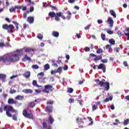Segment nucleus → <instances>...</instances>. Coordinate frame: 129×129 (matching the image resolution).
<instances>
[{
	"label": "nucleus",
	"mask_w": 129,
	"mask_h": 129,
	"mask_svg": "<svg viewBox=\"0 0 129 129\" xmlns=\"http://www.w3.org/2000/svg\"><path fill=\"white\" fill-rule=\"evenodd\" d=\"M54 90V88L51 85H46L44 86V90H43V92L46 93H49V91H53Z\"/></svg>",
	"instance_id": "nucleus-6"
},
{
	"label": "nucleus",
	"mask_w": 129,
	"mask_h": 129,
	"mask_svg": "<svg viewBox=\"0 0 129 129\" xmlns=\"http://www.w3.org/2000/svg\"><path fill=\"white\" fill-rule=\"evenodd\" d=\"M46 104L47 105H53L54 104V101L53 100H50L47 102Z\"/></svg>",
	"instance_id": "nucleus-34"
},
{
	"label": "nucleus",
	"mask_w": 129,
	"mask_h": 129,
	"mask_svg": "<svg viewBox=\"0 0 129 129\" xmlns=\"http://www.w3.org/2000/svg\"><path fill=\"white\" fill-rule=\"evenodd\" d=\"M123 64L125 67H128V64H127V62L126 61H123Z\"/></svg>",
	"instance_id": "nucleus-52"
},
{
	"label": "nucleus",
	"mask_w": 129,
	"mask_h": 129,
	"mask_svg": "<svg viewBox=\"0 0 129 129\" xmlns=\"http://www.w3.org/2000/svg\"><path fill=\"white\" fill-rule=\"evenodd\" d=\"M119 47H116L114 51H115V52H116V53H118V52H119Z\"/></svg>",
	"instance_id": "nucleus-61"
},
{
	"label": "nucleus",
	"mask_w": 129,
	"mask_h": 129,
	"mask_svg": "<svg viewBox=\"0 0 129 129\" xmlns=\"http://www.w3.org/2000/svg\"><path fill=\"white\" fill-rule=\"evenodd\" d=\"M62 71V67H59L57 70H56V73H61V72Z\"/></svg>",
	"instance_id": "nucleus-40"
},
{
	"label": "nucleus",
	"mask_w": 129,
	"mask_h": 129,
	"mask_svg": "<svg viewBox=\"0 0 129 129\" xmlns=\"http://www.w3.org/2000/svg\"><path fill=\"white\" fill-rule=\"evenodd\" d=\"M22 92H23L24 93H26V94H28L29 93L32 94L33 93V90L31 89H24L22 90Z\"/></svg>",
	"instance_id": "nucleus-14"
},
{
	"label": "nucleus",
	"mask_w": 129,
	"mask_h": 129,
	"mask_svg": "<svg viewBox=\"0 0 129 129\" xmlns=\"http://www.w3.org/2000/svg\"><path fill=\"white\" fill-rule=\"evenodd\" d=\"M24 96L18 95L15 97V99H17L18 100H23L24 99Z\"/></svg>",
	"instance_id": "nucleus-30"
},
{
	"label": "nucleus",
	"mask_w": 129,
	"mask_h": 129,
	"mask_svg": "<svg viewBox=\"0 0 129 129\" xmlns=\"http://www.w3.org/2000/svg\"><path fill=\"white\" fill-rule=\"evenodd\" d=\"M117 35H118L120 37H121L123 35V34H122V33H121V32L120 31H118L117 32Z\"/></svg>",
	"instance_id": "nucleus-51"
},
{
	"label": "nucleus",
	"mask_w": 129,
	"mask_h": 129,
	"mask_svg": "<svg viewBox=\"0 0 129 129\" xmlns=\"http://www.w3.org/2000/svg\"><path fill=\"white\" fill-rule=\"evenodd\" d=\"M45 78H43V77L41 78L40 77H38V80L39 82H41V83L44 82V81H45Z\"/></svg>",
	"instance_id": "nucleus-33"
},
{
	"label": "nucleus",
	"mask_w": 129,
	"mask_h": 129,
	"mask_svg": "<svg viewBox=\"0 0 129 129\" xmlns=\"http://www.w3.org/2000/svg\"><path fill=\"white\" fill-rule=\"evenodd\" d=\"M32 68L33 69H39V66L37 64H33L32 66Z\"/></svg>",
	"instance_id": "nucleus-42"
},
{
	"label": "nucleus",
	"mask_w": 129,
	"mask_h": 129,
	"mask_svg": "<svg viewBox=\"0 0 129 129\" xmlns=\"http://www.w3.org/2000/svg\"><path fill=\"white\" fill-rule=\"evenodd\" d=\"M52 107L50 106L49 107V106H47L45 109V111L46 112H48V113H50V112H52L53 110H52Z\"/></svg>",
	"instance_id": "nucleus-17"
},
{
	"label": "nucleus",
	"mask_w": 129,
	"mask_h": 129,
	"mask_svg": "<svg viewBox=\"0 0 129 129\" xmlns=\"http://www.w3.org/2000/svg\"><path fill=\"white\" fill-rule=\"evenodd\" d=\"M109 100L111 101L112 100V96H110L108 98H106L105 100H103V103H106V102H108V101H109Z\"/></svg>",
	"instance_id": "nucleus-26"
},
{
	"label": "nucleus",
	"mask_w": 129,
	"mask_h": 129,
	"mask_svg": "<svg viewBox=\"0 0 129 129\" xmlns=\"http://www.w3.org/2000/svg\"><path fill=\"white\" fill-rule=\"evenodd\" d=\"M128 122H129V118H127L126 120H124L123 122V125H127V124H128Z\"/></svg>",
	"instance_id": "nucleus-36"
},
{
	"label": "nucleus",
	"mask_w": 129,
	"mask_h": 129,
	"mask_svg": "<svg viewBox=\"0 0 129 129\" xmlns=\"http://www.w3.org/2000/svg\"><path fill=\"white\" fill-rule=\"evenodd\" d=\"M50 73H51V74L52 75L55 74V73H57L56 70H52V71H51Z\"/></svg>",
	"instance_id": "nucleus-54"
},
{
	"label": "nucleus",
	"mask_w": 129,
	"mask_h": 129,
	"mask_svg": "<svg viewBox=\"0 0 129 129\" xmlns=\"http://www.w3.org/2000/svg\"><path fill=\"white\" fill-rule=\"evenodd\" d=\"M52 35L55 38H58L59 37V32L57 31H53L52 33Z\"/></svg>",
	"instance_id": "nucleus-28"
},
{
	"label": "nucleus",
	"mask_w": 129,
	"mask_h": 129,
	"mask_svg": "<svg viewBox=\"0 0 129 129\" xmlns=\"http://www.w3.org/2000/svg\"><path fill=\"white\" fill-rule=\"evenodd\" d=\"M48 120H49L50 124H53V122H54V121H55V120L54 119L53 117H52L51 115L49 116V118H48Z\"/></svg>",
	"instance_id": "nucleus-24"
},
{
	"label": "nucleus",
	"mask_w": 129,
	"mask_h": 129,
	"mask_svg": "<svg viewBox=\"0 0 129 129\" xmlns=\"http://www.w3.org/2000/svg\"><path fill=\"white\" fill-rule=\"evenodd\" d=\"M124 35H125V36H126V37H127V41H128V40H129V33H126L124 32Z\"/></svg>",
	"instance_id": "nucleus-56"
},
{
	"label": "nucleus",
	"mask_w": 129,
	"mask_h": 129,
	"mask_svg": "<svg viewBox=\"0 0 129 129\" xmlns=\"http://www.w3.org/2000/svg\"><path fill=\"white\" fill-rule=\"evenodd\" d=\"M36 106V104H35V102H31L28 104V107H31V108H33Z\"/></svg>",
	"instance_id": "nucleus-25"
},
{
	"label": "nucleus",
	"mask_w": 129,
	"mask_h": 129,
	"mask_svg": "<svg viewBox=\"0 0 129 129\" xmlns=\"http://www.w3.org/2000/svg\"><path fill=\"white\" fill-rule=\"evenodd\" d=\"M22 8V11H27V7L26 6H20Z\"/></svg>",
	"instance_id": "nucleus-62"
},
{
	"label": "nucleus",
	"mask_w": 129,
	"mask_h": 129,
	"mask_svg": "<svg viewBox=\"0 0 129 129\" xmlns=\"http://www.w3.org/2000/svg\"><path fill=\"white\" fill-rule=\"evenodd\" d=\"M109 44H110L111 45H115V40H114V39H113V38L109 39L108 41Z\"/></svg>",
	"instance_id": "nucleus-23"
},
{
	"label": "nucleus",
	"mask_w": 129,
	"mask_h": 129,
	"mask_svg": "<svg viewBox=\"0 0 129 129\" xmlns=\"http://www.w3.org/2000/svg\"><path fill=\"white\" fill-rule=\"evenodd\" d=\"M106 32L107 34H109V35H112V34H113V31L110 30H107Z\"/></svg>",
	"instance_id": "nucleus-47"
},
{
	"label": "nucleus",
	"mask_w": 129,
	"mask_h": 129,
	"mask_svg": "<svg viewBox=\"0 0 129 129\" xmlns=\"http://www.w3.org/2000/svg\"><path fill=\"white\" fill-rule=\"evenodd\" d=\"M95 82H99L98 84L100 86V87H104L106 91H108V90H109V85H110V84L108 82H105V80L104 79H102V81H100L99 79H96L95 80Z\"/></svg>",
	"instance_id": "nucleus-3"
},
{
	"label": "nucleus",
	"mask_w": 129,
	"mask_h": 129,
	"mask_svg": "<svg viewBox=\"0 0 129 129\" xmlns=\"http://www.w3.org/2000/svg\"><path fill=\"white\" fill-rule=\"evenodd\" d=\"M114 22L113 21V20H112V18L111 17H109L108 18V19L107 20V23H108L110 28H112V27H113Z\"/></svg>",
	"instance_id": "nucleus-9"
},
{
	"label": "nucleus",
	"mask_w": 129,
	"mask_h": 129,
	"mask_svg": "<svg viewBox=\"0 0 129 129\" xmlns=\"http://www.w3.org/2000/svg\"><path fill=\"white\" fill-rule=\"evenodd\" d=\"M63 70L64 71H66V70H68V66H67V65L64 66V67L63 68Z\"/></svg>",
	"instance_id": "nucleus-60"
},
{
	"label": "nucleus",
	"mask_w": 129,
	"mask_h": 129,
	"mask_svg": "<svg viewBox=\"0 0 129 129\" xmlns=\"http://www.w3.org/2000/svg\"><path fill=\"white\" fill-rule=\"evenodd\" d=\"M97 69H102L103 72L105 73V71H106V67L105 64L104 63H100L97 67Z\"/></svg>",
	"instance_id": "nucleus-8"
},
{
	"label": "nucleus",
	"mask_w": 129,
	"mask_h": 129,
	"mask_svg": "<svg viewBox=\"0 0 129 129\" xmlns=\"http://www.w3.org/2000/svg\"><path fill=\"white\" fill-rule=\"evenodd\" d=\"M32 84L33 86H36V87H42V86H40L39 85H38V84L37 83V81L36 80H33L32 82Z\"/></svg>",
	"instance_id": "nucleus-29"
},
{
	"label": "nucleus",
	"mask_w": 129,
	"mask_h": 129,
	"mask_svg": "<svg viewBox=\"0 0 129 129\" xmlns=\"http://www.w3.org/2000/svg\"><path fill=\"white\" fill-rule=\"evenodd\" d=\"M44 70L46 71V70H49V69H50V65H49V64H46L44 66Z\"/></svg>",
	"instance_id": "nucleus-32"
},
{
	"label": "nucleus",
	"mask_w": 129,
	"mask_h": 129,
	"mask_svg": "<svg viewBox=\"0 0 129 129\" xmlns=\"http://www.w3.org/2000/svg\"><path fill=\"white\" fill-rule=\"evenodd\" d=\"M50 8H51L52 11H55L57 10V8L55 6L49 5Z\"/></svg>",
	"instance_id": "nucleus-45"
},
{
	"label": "nucleus",
	"mask_w": 129,
	"mask_h": 129,
	"mask_svg": "<svg viewBox=\"0 0 129 129\" xmlns=\"http://www.w3.org/2000/svg\"><path fill=\"white\" fill-rule=\"evenodd\" d=\"M35 51H36V49L32 48L31 47H27L25 48V52L26 53H30L31 52H35Z\"/></svg>",
	"instance_id": "nucleus-13"
},
{
	"label": "nucleus",
	"mask_w": 129,
	"mask_h": 129,
	"mask_svg": "<svg viewBox=\"0 0 129 129\" xmlns=\"http://www.w3.org/2000/svg\"><path fill=\"white\" fill-rule=\"evenodd\" d=\"M110 48H111V45L109 44H107L106 46V49H108L109 50H110Z\"/></svg>",
	"instance_id": "nucleus-55"
},
{
	"label": "nucleus",
	"mask_w": 129,
	"mask_h": 129,
	"mask_svg": "<svg viewBox=\"0 0 129 129\" xmlns=\"http://www.w3.org/2000/svg\"><path fill=\"white\" fill-rule=\"evenodd\" d=\"M8 103V104H17V101L14 100V99L9 98Z\"/></svg>",
	"instance_id": "nucleus-15"
},
{
	"label": "nucleus",
	"mask_w": 129,
	"mask_h": 129,
	"mask_svg": "<svg viewBox=\"0 0 129 129\" xmlns=\"http://www.w3.org/2000/svg\"><path fill=\"white\" fill-rule=\"evenodd\" d=\"M69 102L70 103H74V99H72V98L69 99Z\"/></svg>",
	"instance_id": "nucleus-53"
},
{
	"label": "nucleus",
	"mask_w": 129,
	"mask_h": 129,
	"mask_svg": "<svg viewBox=\"0 0 129 129\" xmlns=\"http://www.w3.org/2000/svg\"><path fill=\"white\" fill-rule=\"evenodd\" d=\"M34 10H35V8H34V7H31L30 8V12L32 13L34 12Z\"/></svg>",
	"instance_id": "nucleus-57"
},
{
	"label": "nucleus",
	"mask_w": 129,
	"mask_h": 129,
	"mask_svg": "<svg viewBox=\"0 0 129 129\" xmlns=\"http://www.w3.org/2000/svg\"><path fill=\"white\" fill-rule=\"evenodd\" d=\"M19 54H6L5 55L6 61H5L6 65H10L12 62H17L18 60H20V57Z\"/></svg>",
	"instance_id": "nucleus-2"
},
{
	"label": "nucleus",
	"mask_w": 129,
	"mask_h": 129,
	"mask_svg": "<svg viewBox=\"0 0 129 129\" xmlns=\"http://www.w3.org/2000/svg\"><path fill=\"white\" fill-rule=\"evenodd\" d=\"M23 62H26V61H32L31 57H29L28 55L25 54L24 57L22 58Z\"/></svg>",
	"instance_id": "nucleus-11"
},
{
	"label": "nucleus",
	"mask_w": 129,
	"mask_h": 129,
	"mask_svg": "<svg viewBox=\"0 0 129 129\" xmlns=\"http://www.w3.org/2000/svg\"><path fill=\"white\" fill-rule=\"evenodd\" d=\"M101 39L103 40V41H105V34L102 33L101 34Z\"/></svg>",
	"instance_id": "nucleus-41"
},
{
	"label": "nucleus",
	"mask_w": 129,
	"mask_h": 129,
	"mask_svg": "<svg viewBox=\"0 0 129 129\" xmlns=\"http://www.w3.org/2000/svg\"><path fill=\"white\" fill-rule=\"evenodd\" d=\"M16 92H17V91H16V90H11L10 91V93L11 94H14V93H16Z\"/></svg>",
	"instance_id": "nucleus-49"
},
{
	"label": "nucleus",
	"mask_w": 129,
	"mask_h": 129,
	"mask_svg": "<svg viewBox=\"0 0 129 129\" xmlns=\"http://www.w3.org/2000/svg\"><path fill=\"white\" fill-rule=\"evenodd\" d=\"M102 59V55H96L94 59V61L95 62H97V61H99Z\"/></svg>",
	"instance_id": "nucleus-19"
},
{
	"label": "nucleus",
	"mask_w": 129,
	"mask_h": 129,
	"mask_svg": "<svg viewBox=\"0 0 129 129\" xmlns=\"http://www.w3.org/2000/svg\"><path fill=\"white\" fill-rule=\"evenodd\" d=\"M23 115L26 118H29V119H34V115H33V113L32 111H30V112H28L26 109H25L23 111Z\"/></svg>",
	"instance_id": "nucleus-5"
},
{
	"label": "nucleus",
	"mask_w": 129,
	"mask_h": 129,
	"mask_svg": "<svg viewBox=\"0 0 129 129\" xmlns=\"http://www.w3.org/2000/svg\"><path fill=\"white\" fill-rule=\"evenodd\" d=\"M97 23L98 24H102L103 23V21L99 19L97 20Z\"/></svg>",
	"instance_id": "nucleus-59"
},
{
	"label": "nucleus",
	"mask_w": 129,
	"mask_h": 129,
	"mask_svg": "<svg viewBox=\"0 0 129 129\" xmlns=\"http://www.w3.org/2000/svg\"><path fill=\"white\" fill-rule=\"evenodd\" d=\"M6 78L7 76L6 75L3 74H0V79H2L3 82H5V81H6Z\"/></svg>",
	"instance_id": "nucleus-21"
},
{
	"label": "nucleus",
	"mask_w": 129,
	"mask_h": 129,
	"mask_svg": "<svg viewBox=\"0 0 129 129\" xmlns=\"http://www.w3.org/2000/svg\"><path fill=\"white\" fill-rule=\"evenodd\" d=\"M23 76L25 77L26 79L30 78V76H31V73L30 72H26L23 74Z\"/></svg>",
	"instance_id": "nucleus-18"
},
{
	"label": "nucleus",
	"mask_w": 129,
	"mask_h": 129,
	"mask_svg": "<svg viewBox=\"0 0 129 129\" xmlns=\"http://www.w3.org/2000/svg\"><path fill=\"white\" fill-rule=\"evenodd\" d=\"M109 13L110 14V15L112 16L113 18H116V14L115 13V12H114V10H110Z\"/></svg>",
	"instance_id": "nucleus-22"
},
{
	"label": "nucleus",
	"mask_w": 129,
	"mask_h": 129,
	"mask_svg": "<svg viewBox=\"0 0 129 129\" xmlns=\"http://www.w3.org/2000/svg\"><path fill=\"white\" fill-rule=\"evenodd\" d=\"M12 23L14 24L15 26H16V31H19V23H18L16 21H13Z\"/></svg>",
	"instance_id": "nucleus-31"
},
{
	"label": "nucleus",
	"mask_w": 129,
	"mask_h": 129,
	"mask_svg": "<svg viewBox=\"0 0 129 129\" xmlns=\"http://www.w3.org/2000/svg\"><path fill=\"white\" fill-rule=\"evenodd\" d=\"M2 28L4 30H7L8 31V33L9 34L11 33H14V29H15V26L13 25H8V24H4L2 26Z\"/></svg>",
	"instance_id": "nucleus-4"
},
{
	"label": "nucleus",
	"mask_w": 129,
	"mask_h": 129,
	"mask_svg": "<svg viewBox=\"0 0 129 129\" xmlns=\"http://www.w3.org/2000/svg\"><path fill=\"white\" fill-rule=\"evenodd\" d=\"M110 108L112 110H113V109H114V105H113V104L111 105Z\"/></svg>",
	"instance_id": "nucleus-63"
},
{
	"label": "nucleus",
	"mask_w": 129,
	"mask_h": 129,
	"mask_svg": "<svg viewBox=\"0 0 129 129\" xmlns=\"http://www.w3.org/2000/svg\"><path fill=\"white\" fill-rule=\"evenodd\" d=\"M103 51V50H102V49L99 48V49L97 50L96 53L97 54H100V53H102Z\"/></svg>",
	"instance_id": "nucleus-44"
},
{
	"label": "nucleus",
	"mask_w": 129,
	"mask_h": 129,
	"mask_svg": "<svg viewBox=\"0 0 129 129\" xmlns=\"http://www.w3.org/2000/svg\"><path fill=\"white\" fill-rule=\"evenodd\" d=\"M3 61L4 64H6V55H4L3 56H0V62Z\"/></svg>",
	"instance_id": "nucleus-27"
},
{
	"label": "nucleus",
	"mask_w": 129,
	"mask_h": 129,
	"mask_svg": "<svg viewBox=\"0 0 129 129\" xmlns=\"http://www.w3.org/2000/svg\"><path fill=\"white\" fill-rule=\"evenodd\" d=\"M38 77H44V72H41L37 74Z\"/></svg>",
	"instance_id": "nucleus-39"
},
{
	"label": "nucleus",
	"mask_w": 129,
	"mask_h": 129,
	"mask_svg": "<svg viewBox=\"0 0 129 129\" xmlns=\"http://www.w3.org/2000/svg\"><path fill=\"white\" fill-rule=\"evenodd\" d=\"M4 110L6 111V115L8 117H12L14 120H18V117L17 115L13 114V115L10 112H17V110L14 109V108L12 106L6 105L4 106Z\"/></svg>",
	"instance_id": "nucleus-1"
},
{
	"label": "nucleus",
	"mask_w": 129,
	"mask_h": 129,
	"mask_svg": "<svg viewBox=\"0 0 129 129\" xmlns=\"http://www.w3.org/2000/svg\"><path fill=\"white\" fill-rule=\"evenodd\" d=\"M77 122L78 123V124H83L84 123V122L83 121V119L80 118L79 119V117H78L76 119Z\"/></svg>",
	"instance_id": "nucleus-16"
},
{
	"label": "nucleus",
	"mask_w": 129,
	"mask_h": 129,
	"mask_svg": "<svg viewBox=\"0 0 129 129\" xmlns=\"http://www.w3.org/2000/svg\"><path fill=\"white\" fill-rule=\"evenodd\" d=\"M88 119L90 121V123L89 124V125H92V124H93V121L92 120V118H91V117H89Z\"/></svg>",
	"instance_id": "nucleus-37"
},
{
	"label": "nucleus",
	"mask_w": 129,
	"mask_h": 129,
	"mask_svg": "<svg viewBox=\"0 0 129 129\" xmlns=\"http://www.w3.org/2000/svg\"><path fill=\"white\" fill-rule=\"evenodd\" d=\"M19 76V75H13L12 77H11V79H14V78H16Z\"/></svg>",
	"instance_id": "nucleus-58"
},
{
	"label": "nucleus",
	"mask_w": 129,
	"mask_h": 129,
	"mask_svg": "<svg viewBox=\"0 0 129 129\" xmlns=\"http://www.w3.org/2000/svg\"><path fill=\"white\" fill-rule=\"evenodd\" d=\"M17 9L18 10H21L22 9V7L18 6H15L14 7H12L11 8L9 9V11L10 13H13V12H15V11H16Z\"/></svg>",
	"instance_id": "nucleus-10"
},
{
	"label": "nucleus",
	"mask_w": 129,
	"mask_h": 129,
	"mask_svg": "<svg viewBox=\"0 0 129 129\" xmlns=\"http://www.w3.org/2000/svg\"><path fill=\"white\" fill-rule=\"evenodd\" d=\"M42 125L44 128H47V126H48V125H47V123H46V122L45 121L43 122Z\"/></svg>",
	"instance_id": "nucleus-46"
},
{
	"label": "nucleus",
	"mask_w": 129,
	"mask_h": 129,
	"mask_svg": "<svg viewBox=\"0 0 129 129\" xmlns=\"http://www.w3.org/2000/svg\"><path fill=\"white\" fill-rule=\"evenodd\" d=\"M27 22H28L29 24H33V23H34V18L32 17H28Z\"/></svg>",
	"instance_id": "nucleus-20"
},
{
	"label": "nucleus",
	"mask_w": 129,
	"mask_h": 129,
	"mask_svg": "<svg viewBox=\"0 0 129 129\" xmlns=\"http://www.w3.org/2000/svg\"><path fill=\"white\" fill-rule=\"evenodd\" d=\"M107 61H108V60H107V59H101V62H102V63H107Z\"/></svg>",
	"instance_id": "nucleus-48"
},
{
	"label": "nucleus",
	"mask_w": 129,
	"mask_h": 129,
	"mask_svg": "<svg viewBox=\"0 0 129 129\" xmlns=\"http://www.w3.org/2000/svg\"><path fill=\"white\" fill-rule=\"evenodd\" d=\"M68 16L67 17V19H68V20H69L70 19H71V16L72 15V14L71 13V12L68 11Z\"/></svg>",
	"instance_id": "nucleus-35"
},
{
	"label": "nucleus",
	"mask_w": 129,
	"mask_h": 129,
	"mask_svg": "<svg viewBox=\"0 0 129 129\" xmlns=\"http://www.w3.org/2000/svg\"><path fill=\"white\" fill-rule=\"evenodd\" d=\"M60 17H61L63 20H66V17L65 16L63 15L62 12H58L56 13V17L55 18V20L56 21V22H59V21H60Z\"/></svg>",
	"instance_id": "nucleus-7"
},
{
	"label": "nucleus",
	"mask_w": 129,
	"mask_h": 129,
	"mask_svg": "<svg viewBox=\"0 0 129 129\" xmlns=\"http://www.w3.org/2000/svg\"><path fill=\"white\" fill-rule=\"evenodd\" d=\"M37 38H38L39 40H42V39H43V35L41 34H38L37 35Z\"/></svg>",
	"instance_id": "nucleus-38"
},
{
	"label": "nucleus",
	"mask_w": 129,
	"mask_h": 129,
	"mask_svg": "<svg viewBox=\"0 0 129 129\" xmlns=\"http://www.w3.org/2000/svg\"><path fill=\"white\" fill-rule=\"evenodd\" d=\"M98 108V106H97V105H93L92 106V110L94 111V110H96V109H97V108Z\"/></svg>",
	"instance_id": "nucleus-43"
},
{
	"label": "nucleus",
	"mask_w": 129,
	"mask_h": 129,
	"mask_svg": "<svg viewBox=\"0 0 129 129\" xmlns=\"http://www.w3.org/2000/svg\"><path fill=\"white\" fill-rule=\"evenodd\" d=\"M68 92H69V93H72V92H73V89L72 88H69L68 90Z\"/></svg>",
	"instance_id": "nucleus-50"
},
{
	"label": "nucleus",
	"mask_w": 129,
	"mask_h": 129,
	"mask_svg": "<svg viewBox=\"0 0 129 129\" xmlns=\"http://www.w3.org/2000/svg\"><path fill=\"white\" fill-rule=\"evenodd\" d=\"M125 99H126V100H127V101H129V95L126 96L125 97Z\"/></svg>",
	"instance_id": "nucleus-64"
},
{
	"label": "nucleus",
	"mask_w": 129,
	"mask_h": 129,
	"mask_svg": "<svg viewBox=\"0 0 129 129\" xmlns=\"http://www.w3.org/2000/svg\"><path fill=\"white\" fill-rule=\"evenodd\" d=\"M48 16L51 19H53V18H54V19H55L56 17H57V13H55V12H50L49 13Z\"/></svg>",
	"instance_id": "nucleus-12"
}]
</instances>
